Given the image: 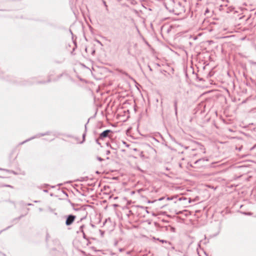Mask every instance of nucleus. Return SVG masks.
Listing matches in <instances>:
<instances>
[{"label":"nucleus","instance_id":"obj_2","mask_svg":"<svg viewBox=\"0 0 256 256\" xmlns=\"http://www.w3.org/2000/svg\"><path fill=\"white\" fill-rule=\"evenodd\" d=\"M76 217L74 216L70 215L66 220V224L67 226L70 225L74 222V220L76 219Z\"/></svg>","mask_w":256,"mask_h":256},{"label":"nucleus","instance_id":"obj_3","mask_svg":"<svg viewBox=\"0 0 256 256\" xmlns=\"http://www.w3.org/2000/svg\"><path fill=\"white\" fill-rule=\"evenodd\" d=\"M84 136L83 135V140H84Z\"/></svg>","mask_w":256,"mask_h":256},{"label":"nucleus","instance_id":"obj_1","mask_svg":"<svg viewBox=\"0 0 256 256\" xmlns=\"http://www.w3.org/2000/svg\"><path fill=\"white\" fill-rule=\"evenodd\" d=\"M112 130H104V132H103L102 133L100 134V138L103 139L105 138L110 136L109 134H112Z\"/></svg>","mask_w":256,"mask_h":256}]
</instances>
